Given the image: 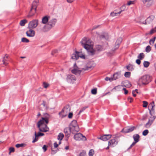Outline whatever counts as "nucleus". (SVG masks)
<instances>
[{"label":"nucleus","instance_id":"f257e3e1","mask_svg":"<svg viewBox=\"0 0 156 156\" xmlns=\"http://www.w3.org/2000/svg\"><path fill=\"white\" fill-rule=\"evenodd\" d=\"M45 122L46 124L48 123V120L47 118L42 117L37 122V127L39 128L40 131L46 132L49 130V128L46 124H44Z\"/></svg>","mask_w":156,"mask_h":156},{"label":"nucleus","instance_id":"f03ea898","mask_svg":"<svg viewBox=\"0 0 156 156\" xmlns=\"http://www.w3.org/2000/svg\"><path fill=\"white\" fill-rule=\"evenodd\" d=\"M39 2V0H34L33 1L31 6V7L29 12V15H28V17H30L33 16L36 11V9L38 5Z\"/></svg>","mask_w":156,"mask_h":156},{"label":"nucleus","instance_id":"7ed1b4c3","mask_svg":"<svg viewBox=\"0 0 156 156\" xmlns=\"http://www.w3.org/2000/svg\"><path fill=\"white\" fill-rule=\"evenodd\" d=\"M57 22V20L55 18H53L50 20L48 23V25L49 26V28L48 29H46L47 26H44L41 29L42 31L44 32L48 31L51 28L55 26Z\"/></svg>","mask_w":156,"mask_h":156},{"label":"nucleus","instance_id":"20e7f679","mask_svg":"<svg viewBox=\"0 0 156 156\" xmlns=\"http://www.w3.org/2000/svg\"><path fill=\"white\" fill-rule=\"evenodd\" d=\"M93 35L94 38L108 39L109 38L108 33L105 32H102L100 33L96 32L93 33Z\"/></svg>","mask_w":156,"mask_h":156},{"label":"nucleus","instance_id":"39448f33","mask_svg":"<svg viewBox=\"0 0 156 156\" xmlns=\"http://www.w3.org/2000/svg\"><path fill=\"white\" fill-rule=\"evenodd\" d=\"M151 81L150 76L148 75H145L141 77L139 79V82L143 85H146Z\"/></svg>","mask_w":156,"mask_h":156},{"label":"nucleus","instance_id":"423d86ee","mask_svg":"<svg viewBox=\"0 0 156 156\" xmlns=\"http://www.w3.org/2000/svg\"><path fill=\"white\" fill-rule=\"evenodd\" d=\"M81 43L82 46L87 50L90 48L93 44L91 40H82Z\"/></svg>","mask_w":156,"mask_h":156},{"label":"nucleus","instance_id":"0eeeda50","mask_svg":"<svg viewBox=\"0 0 156 156\" xmlns=\"http://www.w3.org/2000/svg\"><path fill=\"white\" fill-rule=\"evenodd\" d=\"M79 57L83 59H86L85 55H83L81 52L78 51H76L75 53L72 55L71 58L73 59H77Z\"/></svg>","mask_w":156,"mask_h":156},{"label":"nucleus","instance_id":"6e6552de","mask_svg":"<svg viewBox=\"0 0 156 156\" xmlns=\"http://www.w3.org/2000/svg\"><path fill=\"white\" fill-rule=\"evenodd\" d=\"M70 108L69 105H66L62 110L61 112L59 113V115L61 118H63L66 116V115L63 114V113L66 112H67L70 111Z\"/></svg>","mask_w":156,"mask_h":156},{"label":"nucleus","instance_id":"1a4fd4ad","mask_svg":"<svg viewBox=\"0 0 156 156\" xmlns=\"http://www.w3.org/2000/svg\"><path fill=\"white\" fill-rule=\"evenodd\" d=\"M64 132L65 133V137L66 138V140H68L69 137L70 136L71 133H72L73 134H75L72 131L70 127H67L65 128L64 130Z\"/></svg>","mask_w":156,"mask_h":156},{"label":"nucleus","instance_id":"9d476101","mask_svg":"<svg viewBox=\"0 0 156 156\" xmlns=\"http://www.w3.org/2000/svg\"><path fill=\"white\" fill-rule=\"evenodd\" d=\"M74 137L75 139L76 140L80 141L83 140L85 141L87 140V138L86 137L80 133L75 134Z\"/></svg>","mask_w":156,"mask_h":156},{"label":"nucleus","instance_id":"9b49d317","mask_svg":"<svg viewBox=\"0 0 156 156\" xmlns=\"http://www.w3.org/2000/svg\"><path fill=\"white\" fill-rule=\"evenodd\" d=\"M38 23V20H32L29 23L28 27L29 28H35L37 26Z\"/></svg>","mask_w":156,"mask_h":156},{"label":"nucleus","instance_id":"f8f14e48","mask_svg":"<svg viewBox=\"0 0 156 156\" xmlns=\"http://www.w3.org/2000/svg\"><path fill=\"white\" fill-rule=\"evenodd\" d=\"M76 80V78L74 75H67L66 80L68 83H73Z\"/></svg>","mask_w":156,"mask_h":156},{"label":"nucleus","instance_id":"ddd939ff","mask_svg":"<svg viewBox=\"0 0 156 156\" xmlns=\"http://www.w3.org/2000/svg\"><path fill=\"white\" fill-rule=\"evenodd\" d=\"M154 18V16L152 15L148 17L145 20V23H141L144 24H148L151 23Z\"/></svg>","mask_w":156,"mask_h":156},{"label":"nucleus","instance_id":"4468645a","mask_svg":"<svg viewBox=\"0 0 156 156\" xmlns=\"http://www.w3.org/2000/svg\"><path fill=\"white\" fill-rule=\"evenodd\" d=\"M111 136L112 135L111 134H105L100 137H98V138L104 141H106L109 139L111 137Z\"/></svg>","mask_w":156,"mask_h":156},{"label":"nucleus","instance_id":"2eb2a0df","mask_svg":"<svg viewBox=\"0 0 156 156\" xmlns=\"http://www.w3.org/2000/svg\"><path fill=\"white\" fill-rule=\"evenodd\" d=\"M154 106L155 105L154 104V101H153L149 105L148 107V110L149 111L151 115H152L151 114V112H152L153 111L154 112L153 108Z\"/></svg>","mask_w":156,"mask_h":156},{"label":"nucleus","instance_id":"dca6fc26","mask_svg":"<svg viewBox=\"0 0 156 156\" xmlns=\"http://www.w3.org/2000/svg\"><path fill=\"white\" fill-rule=\"evenodd\" d=\"M121 72H117L114 73L113 76V78L112 80H116L117 79L120 78L121 76Z\"/></svg>","mask_w":156,"mask_h":156},{"label":"nucleus","instance_id":"f3484780","mask_svg":"<svg viewBox=\"0 0 156 156\" xmlns=\"http://www.w3.org/2000/svg\"><path fill=\"white\" fill-rule=\"evenodd\" d=\"M26 34L27 36L33 37L34 36L35 32L33 30L30 29L29 30L27 31Z\"/></svg>","mask_w":156,"mask_h":156},{"label":"nucleus","instance_id":"a211bd4d","mask_svg":"<svg viewBox=\"0 0 156 156\" xmlns=\"http://www.w3.org/2000/svg\"><path fill=\"white\" fill-rule=\"evenodd\" d=\"M41 105H43V108H41V107H40V109H41V110H45L48 108L46 102L44 101H43V103L40 105V106Z\"/></svg>","mask_w":156,"mask_h":156},{"label":"nucleus","instance_id":"6ab92c4d","mask_svg":"<svg viewBox=\"0 0 156 156\" xmlns=\"http://www.w3.org/2000/svg\"><path fill=\"white\" fill-rule=\"evenodd\" d=\"M9 59V56L6 55L3 58V64L7 66L8 64V61Z\"/></svg>","mask_w":156,"mask_h":156},{"label":"nucleus","instance_id":"aec40b11","mask_svg":"<svg viewBox=\"0 0 156 156\" xmlns=\"http://www.w3.org/2000/svg\"><path fill=\"white\" fill-rule=\"evenodd\" d=\"M108 146L112 145L114 146L115 145H116L117 142H116V140L115 139H111L108 142Z\"/></svg>","mask_w":156,"mask_h":156},{"label":"nucleus","instance_id":"412c9836","mask_svg":"<svg viewBox=\"0 0 156 156\" xmlns=\"http://www.w3.org/2000/svg\"><path fill=\"white\" fill-rule=\"evenodd\" d=\"M49 18V16H45L43 17L42 20V23L44 24H46L48 23V22Z\"/></svg>","mask_w":156,"mask_h":156},{"label":"nucleus","instance_id":"4be33fe9","mask_svg":"<svg viewBox=\"0 0 156 156\" xmlns=\"http://www.w3.org/2000/svg\"><path fill=\"white\" fill-rule=\"evenodd\" d=\"M140 136L138 134H135L133 136V138L134 140V142L137 143L139 141Z\"/></svg>","mask_w":156,"mask_h":156},{"label":"nucleus","instance_id":"5701e85b","mask_svg":"<svg viewBox=\"0 0 156 156\" xmlns=\"http://www.w3.org/2000/svg\"><path fill=\"white\" fill-rule=\"evenodd\" d=\"M71 72L75 75L80 74L81 73V71L77 69L74 68L72 70Z\"/></svg>","mask_w":156,"mask_h":156},{"label":"nucleus","instance_id":"b1692460","mask_svg":"<svg viewBox=\"0 0 156 156\" xmlns=\"http://www.w3.org/2000/svg\"><path fill=\"white\" fill-rule=\"evenodd\" d=\"M122 86L125 87H130L131 86V84L129 82L127 81L125 82Z\"/></svg>","mask_w":156,"mask_h":156},{"label":"nucleus","instance_id":"393cba45","mask_svg":"<svg viewBox=\"0 0 156 156\" xmlns=\"http://www.w3.org/2000/svg\"><path fill=\"white\" fill-rule=\"evenodd\" d=\"M72 131H73L74 133L78 132L79 130V127L78 126H75L73 127H70Z\"/></svg>","mask_w":156,"mask_h":156},{"label":"nucleus","instance_id":"a878e982","mask_svg":"<svg viewBox=\"0 0 156 156\" xmlns=\"http://www.w3.org/2000/svg\"><path fill=\"white\" fill-rule=\"evenodd\" d=\"M34 135L35 137L32 142L33 143L37 142L38 140V137L40 136L38 133L37 134L36 132H35Z\"/></svg>","mask_w":156,"mask_h":156},{"label":"nucleus","instance_id":"bb28decb","mask_svg":"<svg viewBox=\"0 0 156 156\" xmlns=\"http://www.w3.org/2000/svg\"><path fill=\"white\" fill-rule=\"evenodd\" d=\"M122 40H117L115 43V49H117L118 48L119 45L122 42Z\"/></svg>","mask_w":156,"mask_h":156},{"label":"nucleus","instance_id":"cd10ccee","mask_svg":"<svg viewBox=\"0 0 156 156\" xmlns=\"http://www.w3.org/2000/svg\"><path fill=\"white\" fill-rule=\"evenodd\" d=\"M126 68L128 70L130 71H132L134 69L133 66L130 64L126 66Z\"/></svg>","mask_w":156,"mask_h":156},{"label":"nucleus","instance_id":"c85d7f7f","mask_svg":"<svg viewBox=\"0 0 156 156\" xmlns=\"http://www.w3.org/2000/svg\"><path fill=\"white\" fill-rule=\"evenodd\" d=\"M64 136V135L62 133H60L58 136V139L59 140H61Z\"/></svg>","mask_w":156,"mask_h":156},{"label":"nucleus","instance_id":"c756f323","mask_svg":"<svg viewBox=\"0 0 156 156\" xmlns=\"http://www.w3.org/2000/svg\"><path fill=\"white\" fill-rule=\"evenodd\" d=\"M153 122L152 121H150V119H149L148 122H147L145 126L147 128H148L150 127Z\"/></svg>","mask_w":156,"mask_h":156},{"label":"nucleus","instance_id":"7c9ffc66","mask_svg":"<svg viewBox=\"0 0 156 156\" xmlns=\"http://www.w3.org/2000/svg\"><path fill=\"white\" fill-rule=\"evenodd\" d=\"M144 57L145 55L143 53H141L138 55L137 58L140 60H142L144 58Z\"/></svg>","mask_w":156,"mask_h":156},{"label":"nucleus","instance_id":"2f4dec72","mask_svg":"<svg viewBox=\"0 0 156 156\" xmlns=\"http://www.w3.org/2000/svg\"><path fill=\"white\" fill-rule=\"evenodd\" d=\"M150 65V62L148 61H144L143 62L144 67L145 68L148 67Z\"/></svg>","mask_w":156,"mask_h":156},{"label":"nucleus","instance_id":"473e14b6","mask_svg":"<svg viewBox=\"0 0 156 156\" xmlns=\"http://www.w3.org/2000/svg\"><path fill=\"white\" fill-rule=\"evenodd\" d=\"M27 22V21L26 20H23L20 21V25L22 26H24L25 24Z\"/></svg>","mask_w":156,"mask_h":156},{"label":"nucleus","instance_id":"72a5a7b5","mask_svg":"<svg viewBox=\"0 0 156 156\" xmlns=\"http://www.w3.org/2000/svg\"><path fill=\"white\" fill-rule=\"evenodd\" d=\"M78 126L77 124L76 121L75 120H73L71 123V127Z\"/></svg>","mask_w":156,"mask_h":156},{"label":"nucleus","instance_id":"f704fd0d","mask_svg":"<svg viewBox=\"0 0 156 156\" xmlns=\"http://www.w3.org/2000/svg\"><path fill=\"white\" fill-rule=\"evenodd\" d=\"M156 32V27H155V28L152 29L150 31V32L149 33H147V34H151Z\"/></svg>","mask_w":156,"mask_h":156},{"label":"nucleus","instance_id":"c9c22d12","mask_svg":"<svg viewBox=\"0 0 156 156\" xmlns=\"http://www.w3.org/2000/svg\"><path fill=\"white\" fill-rule=\"evenodd\" d=\"M121 11H120L118 12H111L110 15L112 16H117V15H118L121 13Z\"/></svg>","mask_w":156,"mask_h":156},{"label":"nucleus","instance_id":"e433bc0d","mask_svg":"<svg viewBox=\"0 0 156 156\" xmlns=\"http://www.w3.org/2000/svg\"><path fill=\"white\" fill-rule=\"evenodd\" d=\"M26 146V144H17L16 145V147L17 148H19L20 147H24Z\"/></svg>","mask_w":156,"mask_h":156},{"label":"nucleus","instance_id":"4c0bfd02","mask_svg":"<svg viewBox=\"0 0 156 156\" xmlns=\"http://www.w3.org/2000/svg\"><path fill=\"white\" fill-rule=\"evenodd\" d=\"M131 73L129 72H126L124 74V76L126 78H129L130 77Z\"/></svg>","mask_w":156,"mask_h":156},{"label":"nucleus","instance_id":"58836bf2","mask_svg":"<svg viewBox=\"0 0 156 156\" xmlns=\"http://www.w3.org/2000/svg\"><path fill=\"white\" fill-rule=\"evenodd\" d=\"M122 86V85L117 86L114 87L113 89L117 91H119L121 89Z\"/></svg>","mask_w":156,"mask_h":156},{"label":"nucleus","instance_id":"ea45409f","mask_svg":"<svg viewBox=\"0 0 156 156\" xmlns=\"http://www.w3.org/2000/svg\"><path fill=\"white\" fill-rule=\"evenodd\" d=\"M136 128L134 126H132L128 128V130L129 131H127V132H129V133L131 132H132Z\"/></svg>","mask_w":156,"mask_h":156},{"label":"nucleus","instance_id":"a19ab883","mask_svg":"<svg viewBox=\"0 0 156 156\" xmlns=\"http://www.w3.org/2000/svg\"><path fill=\"white\" fill-rule=\"evenodd\" d=\"M94 154V151L93 149H90L88 153L89 156H93Z\"/></svg>","mask_w":156,"mask_h":156},{"label":"nucleus","instance_id":"79ce46f5","mask_svg":"<svg viewBox=\"0 0 156 156\" xmlns=\"http://www.w3.org/2000/svg\"><path fill=\"white\" fill-rule=\"evenodd\" d=\"M91 93L93 94H96L97 93V88H94L91 90Z\"/></svg>","mask_w":156,"mask_h":156},{"label":"nucleus","instance_id":"37998d69","mask_svg":"<svg viewBox=\"0 0 156 156\" xmlns=\"http://www.w3.org/2000/svg\"><path fill=\"white\" fill-rule=\"evenodd\" d=\"M127 131H129L128 130V128H126L122 129V130L121 131V132H123V133H129V132H127Z\"/></svg>","mask_w":156,"mask_h":156},{"label":"nucleus","instance_id":"c03bdc74","mask_svg":"<svg viewBox=\"0 0 156 156\" xmlns=\"http://www.w3.org/2000/svg\"><path fill=\"white\" fill-rule=\"evenodd\" d=\"M148 130L147 129H146L143 131L142 134L143 136H146L148 134Z\"/></svg>","mask_w":156,"mask_h":156},{"label":"nucleus","instance_id":"a18cd8bd","mask_svg":"<svg viewBox=\"0 0 156 156\" xmlns=\"http://www.w3.org/2000/svg\"><path fill=\"white\" fill-rule=\"evenodd\" d=\"M95 51L94 49H92L89 51V54L91 55H93L95 54Z\"/></svg>","mask_w":156,"mask_h":156},{"label":"nucleus","instance_id":"49530a36","mask_svg":"<svg viewBox=\"0 0 156 156\" xmlns=\"http://www.w3.org/2000/svg\"><path fill=\"white\" fill-rule=\"evenodd\" d=\"M151 47L150 46L148 45L146 47L145 49V51L147 52H148L151 51Z\"/></svg>","mask_w":156,"mask_h":156},{"label":"nucleus","instance_id":"de8ad7c7","mask_svg":"<svg viewBox=\"0 0 156 156\" xmlns=\"http://www.w3.org/2000/svg\"><path fill=\"white\" fill-rule=\"evenodd\" d=\"M87 107H84L81 108L78 113V115H80L81 112H83Z\"/></svg>","mask_w":156,"mask_h":156},{"label":"nucleus","instance_id":"09e8293b","mask_svg":"<svg viewBox=\"0 0 156 156\" xmlns=\"http://www.w3.org/2000/svg\"><path fill=\"white\" fill-rule=\"evenodd\" d=\"M148 105V102L146 101H143V106L144 107L146 108Z\"/></svg>","mask_w":156,"mask_h":156},{"label":"nucleus","instance_id":"8fccbe9b","mask_svg":"<svg viewBox=\"0 0 156 156\" xmlns=\"http://www.w3.org/2000/svg\"><path fill=\"white\" fill-rule=\"evenodd\" d=\"M47 147H48L47 146L45 145H44L43 146V147H42V149L43 150L44 152H45L47 150Z\"/></svg>","mask_w":156,"mask_h":156},{"label":"nucleus","instance_id":"3c124183","mask_svg":"<svg viewBox=\"0 0 156 156\" xmlns=\"http://www.w3.org/2000/svg\"><path fill=\"white\" fill-rule=\"evenodd\" d=\"M43 85L44 87V88H46L48 87V86L49 85V84H48L44 82L43 83Z\"/></svg>","mask_w":156,"mask_h":156},{"label":"nucleus","instance_id":"603ef678","mask_svg":"<svg viewBox=\"0 0 156 156\" xmlns=\"http://www.w3.org/2000/svg\"><path fill=\"white\" fill-rule=\"evenodd\" d=\"M136 143L133 142L132 144L127 149V151L130 149Z\"/></svg>","mask_w":156,"mask_h":156},{"label":"nucleus","instance_id":"864d4df0","mask_svg":"<svg viewBox=\"0 0 156 156\" xmlns=\"http://www.w3.org/2000/svg\"><path fill=\"white\" fill-rule=\"evenodd\" d=\"M121 12L125 10L126 9V5H123L121 8Z\"/></svg>","mask_w":156,"mask_h":156},{"label":"nucleus","instance_id":"5fc2aeb1","mask_svg":"<svg viewBox=\"0 0 156 156\" xmlns=\"http://www.w3.org/2000/svg\"><path fill=\"white\" fill-rule=\"evenodd\" d=\"M134 1H130L128 2L127 5H130L132 4H133L134 3Z\"/></svg>","mask_w":156,"mask_h":156},{"label":"nucleus","instance_id":"6e6d98bb","mask_svg":"<svg viewBox=\"0 0 156 156\" xmlns=\"http://www.w3.org/2000/svg\"><path fill=\"white\" fill-rule=\"evenodd\" d=\"M44 117L45 118H47V119H49V117H50V115H49L47 113H45L44 114Z\"/></svg>","mask_w":156,"mask_h":156},{"label":"nucleus","instance_id":"4d7b16f0","mask_svg":"<svg viewBox=\"0 0 156 156\" xmlns=\"http://www.w3.org/2000/svg\"><path fill=\"white\" fill-rule=\"evenodd\" d=\"M86 154L85 151H83L81 152L80 154V156H86Z\"/></svg>","mask_w":156,"mask_h":156},{"label":"nucleus","instance_id":"13d9d810","mask_svg":"<svg viewBox=\"0 0 156 156\" xmlns=\"http://www.w3.org/2000/svg\"><path fill=\"white\" fill-rule=\"evenodd\" d=\"M99 26H100L99 25L94 26V27H93V28L92 29H90L89 30H90V31H92L93 30L98 28L99 27Z\"/></svg>","mask_w":156,"mask_h":156},{"label":"nucleus","instance_id":"bf43d9fd","mask_svg":"<svg viewBox=\"0 0 156 156\" xmlns=\"http://www.w3.org/2000/svg\"><path fill=\"white\" fill-rule=\"evenodd\" d=\"M9 154L11 152H13L14 151V148L13 147H10L9 148Z\"/></svg>","mask_w":156,"mask_h":156},{"label":"nucleus","instance_id":"052dcab7","mask_svg":"<svg viewBox=\"0 0 156 156\" xmlns=\"http://www.w3.org/2000/svg\"><path fill=\"white\" fill-rule=\"evenodd\" d=\"M73 114L72 112H70L69 113L68 115V117L69 118H71L72 117Z\"/></svg>","mask_w":156,"mask_h":156},{"label":"nucleus","instance_id":"680f3d73","mask_svg":"<svg viewBox=\"0 0 156 156\" xmlns=\"http://www.w3.org/2000/svg\"><path fill=\"white\" fill-rule=\"evenodd\" d=\"M140 59L138 58L136 59V63L138 65H140L141 63Z\"/></svg>","mask_w":156,"mask_h":156},{"label":"nucleus","instance_id":"e2e57ef3","mask_svg":"<svg viewBox=\"0 0 156 156\" xmlns=\"http://www.w3.org/2000/svg\"><path fill=\"white\" fill-rule=\"evenodd\" d=\"M57 52H58L57 50H54L52 51L51 53V54L52 55H54L55 53H56Z\"/></svg>","mask_w":156,"mask_h":156},{"label":"nucleus","instance_id":"0e129e2a","mask_svg":"<svg viewBox=\"0 0 156 156\" xmlns=\"http://www.w3.org/2000/svg\"><path fill=\"white\" fill-rule=\"evenodd\" d=\"M122 90L124 91V94H126L128 93V91L125 88H123Z\"/></svg>","mask_w":156,"mask_h":156},{"label":"nucleus","instance_id":"69168bd1","mask_svg":"<svg viewBox=\"0 0 156 156\" xmlns=\"http://www.w3.org/2000/svg\"><path fill=\"white\" fill-rule=\"evenodd\" d=\"M128 99L129 101L130 100L129 102L130 103L132 102L133 100V98L131 97H129L128 98Z\"/></svg>","mask_w":156,"mask_h":156},{"label":"nucleus","instance_id":"338daca9","mask_svg":"<svg viewBox=\"0 0 156 156\" xmlns=\"http://www.w3.org/2000/svg\"><path fill=\"white\" fill-rule=\"evenodd\" d=\"M21 42L27 43L29 42V40H21Z\"/></svg>","mask_w":156,"mask_h":156},{"label":"nucleus","instance_id":"774afa93","mask_svg":"<svg viewBox=\"0 0 156 156\" xmlns=\"http://www.w3.org/2000/svg\"><path fill=\"white\" fill-rule=\"evenodd\" d=\"M91 67H92L91 66H86L85 69H84V70H88L89 69H90Z\"/></svg>","mask_w":156,"mask_h":156}]
</instances>
